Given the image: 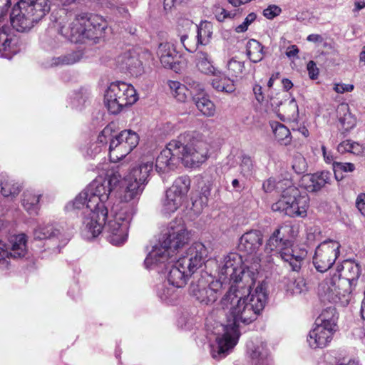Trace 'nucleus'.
I'll use <instances>...</instances> for the list:
<instances>
[{
    "mask_svg": "<svg viewBox=\"0 0 365 365\" xmlns=\"http://www.w3.org/2000/svg\"><path fill=\"white\" fill-rule=\"evenodd\" d=\"M267 302V294L262 285L256 287L253 293L250 289L230 286L222 296L220 306L230 310L232 318L227 324H217L214 328L216 335L215 343L211 345V354L214 359L225 358L237 344L240 332V323L250 324L264 309Z\"/></svg>",
    "mask_w": 365,
    "mask_h": 365,
    "instance_id": "obj_1",
    "label": "nucleus"
},
{
    "mask_svg": "<svg viewBox=\"0 0 365 365\" xmlns=\"http://www.w3.org/2000/svg\"><path fill=\"white\" fill-rule=\"evenodd\" d=\"M112 190L106 179L96 178L75 199L66 205V209H84V218L81 233L84 237L91 239L101 232L108 210L114 207L110 196Z\"/></svg>",
    "mask_w": 365,
    "mask_h": 365,
    "instance_id": "obj_2",
    "label": "nucleus"
},
{
    "mask_svg": "<svg viewBox=\"0 0 365 365\" xmlns=\"http://www.w3.org/2000/svg\"><path fill=\"white\" fill-rule=\"evenodd\" d=\"M182 136L171 140L156 159L155 168L158 173H165L175 168L180 163L187 168H196L208 158V145L202 139V135L194 133L184 143Z\"/></svg>",
    "mask_w": 365,
    "mask_h": 365,
    "instance_id": "obj_3",
    "label": "nucleus"
},
{
    "mask_svg": "<svg viewBox=\"0 0 365 365\" xmlns=\"http://www.w3.org/2000/svg\"><path fill=\"white\" fill-rule=\"evenodd\" d=\"M190 239V232L181 220L171 221L162 232L158 243L147 255L144 261L145 268L152 269L168 261L173 262L177 253Z\"/></svg>",
    "mask_w": 365,
    "mask_h": 365,
    "instance_id": "obj_4",
    "label": "nucleus"
},
{
    "mask_svg": "<svg viewBox=\"0 0 365 365\" xmlns=\"http://www.w3.org/2000/svg\"><path fill=\"white\" fill-rule=\"evenodd\" d=\"M252 265L243 262L240 255L230 252L217 261L218 280L227 284L236 285L237 288L245 287L247 291L255 284L260 267L259 259L253 257Z\"/></svg>",
    "mask_w": 365,
    "mask_h": 365,
    "instance_id": "obj_5",
    "label": "nucleus"
},
{
    "mask_svg": "<svg viewBox=\"0 0 365 365\" xmlns=\"http://www.w3.org/2000/svg\"><path fill=\"white\" fill-rule=\"evenodd\" d=\"M360 273V267L357 263L351 260L344 261L337 265L336 272L331 278L326 279L319 284V295L334 303L341 300V296L349 298Z\"/></svg>",
    "mask_w": 365,
    "mask_h": 365,
    "instance_id": "obj_6",
    "label": "nucleus"
},
{
    "mask_svg": "<svg viewBox=\"0 0 365 365\" xmlns=\"http://www.w3.org/2000/svg\"><path fill=\"white\" fill-rule=\"evenodd\" d=\"M106 28L107 22L102 16L83 14L76 16L68 24L60 22L58 31L69 41L79 43L86 39L95 41L102 38Z\"/></svg>",
    "mask_w": 365,
    "mask_h": 365,
    "instance_id": "obj_7",
    "label": "nucleus"
},
{
    "mask_svg": "<svg viewBox=\"0 0 365 365\" xmlns=\"http://www.w3.org/2000/svg\"><path fill=\"white\" fill-rule=\"evenodd\" d=\"M48 0H21L12 9L11 23L19 32L30 31L49 11Z\"/></svg>",
    "mask_w": 365,
    "mask_h": 365,
    "instance_id": "obj_8",
    "label": "nucleus"
},
{
    "mask_svg": "<svg viewBox=\"0 0 365 365\" xmlns=\"http://www.w3.org/2000/svg\"><path fill=\"white\" fill-rule=\"evenodd\" d=\"M285 183L287 187L283 190L280 198L272 205V210L290 217H305L309 207V195L292 185L290 180Z\"/></svg>",
    "mask_w": 365,
    "mask_h": 365,
    "instance_id": "obj_9",
    "label": "nucleus"
},
{
    "mask_svg": "<svg viewBox=\"0 0 365 365\" xmlns=\"http://www.w3.org/2000/svg\"><path fill=\"white\" fill-rule=\"evenodd\" d=\"M133 215V208L127 205H116L108 210V217L102 230L109 234L108 240L111 244L120 245L125 242Z\"/></svg>",
    "mask_w": 365,
    "mask_h": 365,
    "instance_id": "obj_10",
    "label": "nucleus"
},
{
    "mask_svg": "<svg viewBox=\"0 0 365 365\" xmlns=\"http://www.w3.org/2000/svg\"><path fill=\"white\" fill-rule=\"evenodd\" d=\"M289 228L288 225H282L274 231L270 236L265 250L267 252H274V255L280 257L284 262H288L293 271L297 272L301 268L302 262L307 256V251L302 250L299 254L290 247V242L284 239V235L282 231H286Z\"/></svg>",
    "mask_w": 365,
    "mask_h": 365,
    "instance_id": "obj_11",
    "label": "nucleus"
},
{
    "mask_svg": "<svg viewBox=\"0 0 365 365\" xmlns=\"http://www.w3.org/2000/svg\"><path fill=\"white\" fill-rule=\"evenodd\" d=\"M138 101L134 87L122 81L113 82L104 95V103L112 114L119 113L124 107L133 105Z\"/></svg>",
    "mask_w": 365,
    "mask_h": 365,
    "instance_id": "obj_12",
    "label": "nucleus"
},
{
    "mask_svg": "<svg viewBox=\"0 0 365 365\" xmlns=\"http://www.w3.org/2000/svg\"><path fill=\"white\" fill-rule=\"evenodd\" d=\"M153 169V160H143L124 177L125 190L123 197L125 201H130L140 195Z\"/></svg>",
    "mask_w": 365,
    "mask_h": 365,
    "instance_id": "obj_13",
    "label": "nucleus"
},
{
    "mask_svg": "<svg viewBox=\"0 0 365 365\" xmlns=\"http://www.w3.org/2000/svg\"><path fill=\"white\" fill-rule=\"evenodd\" d=\"M153 169V160H143L124 177L125 190L123 197L125 201H130L140 195Z\"/></svg>",
    "mask_w": 365,
    "mask_h": 365,
    "instance_id": "obj_14",
    "label": "nucleus"
},
{
    "mask_svg": "<svg viewBox=\"0 0 365 365\" xmlns=\"http://www.w3.org/2000/svg\"><path fill=\"white\" fill-rule=\"evenodd\" d=\"M226 289L225 283L220 280L212 279L209 282L202 277L192 282L190 286V294L202 305L212 306Z\"/></svg>",
    "mask_w": 365,
    "mask_h": 365,
    "instance_id": "obj_15",
    "label": "nucleus"
},
{
    "mask_svg": "<svg viewBox=\"0 0 365 365\" xmlns=\"http://www.w3.org/2000/svg\"><path fill=\"white\" fill-rule=\"evenodd\" d=\"M139 143L138 135L131 130H124L115 136L109 146V155L113 161L119 160L129 154Z\"/></svg>",
    "mask_w": 365,
    "mask_h": 365,
    "instance_id": "obj_16",
    "label": "nucleus"
},
{
    "mask_svg": "<svg viewBox=\"0 0 365 365\" xmlns=\"http://www.w3.org/2000/svg\"><path fill=\"white\" fill-rule=\"evenodd\" d=\"M341 245L334 240H325L317 246L313 257V264L317 271L324 272L336 262Z\"/></svg>",
    "mask_w": 365,
    "mask_h": 365,
    "instance_id": "obj_17",
    "label": "nucleus"
},
{
    "mask_svg": "<svg viewBox=\"0 0 365 365\" xmlns=\"http://www.w3.org/2000/svg\"><path fill=\"white\" fill-rule=\"evenodd\" d=\"M207 257V247L201 242H194L178 259V266L183 267L188 273L192 274L205 264Z\"/></svg>",
    "mask_w": 365,
    "mask_h": 365,
    "instance_id": "obj_18",
    "label": "nucleus"
},
{
    "mask_svg": "<svg viewBox=\"0 0 365 365\" xmlns=\"http://www.w3.org/2000/svg\"><path fill=\"white\" fill-rule=\"evenodd\" d=\"M263 242L262 234L259 230H250L243 234L240 238L239 250L246 254L247 257L245 259L247 263L251 265L254 262L253 257H258L259 262L261 258L257 255Z\"/></svg>",
    "mask_w": 365,
    "mask_h": 365,
    "instance_id": "obj_19",
    "label": "nucleus"
},
{
    "mask_svg": "<svg viewBox=\"0 0 365 365\" xmlns=\"http://www.w3.org/2000/svg\"><path fill=\"white\" fill-rule=\"evenodd\" d=\"M335 329L315 324L307 336L309 346L312 349H322L331 341Z\"/></svg>",
    "mask_w": 365,
    "mask_h": 365,
    "instance_id": "obj_20",
    "label": "nucleus"
},
{
    "mask_svg": "<svg viewBox=\"0 0 365 365\" xmlns=\"http://www.w3.org/2000/svg\"><path fill=\"white\" fill-rule=\"evenodd\" d=\"M195 28L193 22L188 19H180L178 21L175 32L179 38L181 45L189 52H194L197 49V44L189 39V34Z\"/></svg>",
    "mask_w": 365,
    "mask_h": 365,
    "instance_id": "obj_21",
    "label": "nucleus"
},
{
    "mask_svg": "<svg viewBox=\"0 0 365 365\" xmlns=\"http://www.w3.org/2000/svg\"><path fill=\"white\" fill-rule=\"evenodd\" d=\"M172 263L173 264L171 265L168 274V281L169 282L170 284L174 287H183L186 284L188 278L192 274L188 273L186 269H183V267L178 266V260L177 258L173 262L168 261L165 263H162V264ZM160 266L161 264L157 267Z\"/></svg>",
    "mask_w": 365,
    "mask_h": 365,
    "instance_id": "obj_22",
    "label": "nucleus"
},
{
    "mask_svg": "<svg viewBox=\"0 0 365 365\" xmlns=\"http://www.w3.org/2000/svg\"><path fill=\"white\" fill-rule=\"evenodd\" d=\"M117 62L122 69L128 71L133 76H138L143 72L142 62L135 51H128L119 56Z\"/></svg>",
    "mask_w": 365,
    "mask_h": 365,
    "instance_id": "obj_23",
    "label": "nucleus"
},
{
    "mask_svg": "<svg viewBox=\"0 0 365 365\" xmlns=\"http://www.w3.org/2000/svg\"><path fill=\"white\" fill-rule=\"evenodd\" d=\"M197 70L206 76L219 75L220 69L215 66L211 56L205 51H199L195 54Z\"/></svg>",
    "mask_w": 365,
    "mask_h": 365,
    "instance_id": "obj_24",
    "label": "nucleus"
},
{
    "mask_svg": "<svg viewBox=\"0 0 365 365\" xmlns=\"http://www.w3.org/2000/svg\"><path fill=\"white\" fill-rule=\"evenodd\" d=\"M248 354L252 365H272L269 351L264 343L248 345Z\"/></svg>",
    "mask_w": 365,
    "mask_h": 365,
    "instance_id": "obj_25",
    "label": "nucleus"
},
{
    "mask_svg": "<svg viewBox=\"0 0 365 365\" xmlns=\"http://www.w3.org/2000/svg\"><path fill=\"white\" fill-rule=\"evenodd\" d=\"M9 259L24 257L27 252V236L19 234L11 236L9 240Z\"/></svg>",
    "mask_w": 365,
    "mask_h": 365,
    "instance_id": "obj_26",
    "label": "nucleus"
},
{
    "mask_svg": "<svg viewBox=\"0 0 365 365\" xmlns=\"http://www.w3.org/2000/svg\"><path fill=\"white\" fill-rule=\"evenodd\" d=\"M336 116L343 133L349 132L356 125V117L351 113L347 103H341L336 108Z\"/></svg>",
    "mask_w": 365,
    "mask_h": 365,
    "instance_id": "obj_27",
    "label": "nucleus"
},
{
    "mask_svg": "<svg viewBox=\"0 0 365 365\" xmlns=\"http://www.w3.org/2000/svg\"><path fill=\"white\" fill-rule=\"evenodd\" d=\"M8 29H0V54L1 56L11 58L17 52L15 48L16 38L8 32Z\"/></svg>",
    "mask_w": 365,
    "mask_h": 365,
    "instance_id": "obj_28",
    "label": "nucleus"
},
{
    "mask_svg": "<svg viewBox=\"0 0 365 365\" xmlns=\"http://www.w3.org/2000/svg\"><path fill=\"white\" fill-rule=\"evenodd\" d=\"M157 53L162 65L165 68H172L178 56L174 46L168 42L160 43Z\"/></svg>",
    "mask_w": 365,
    "mask_h": 365,
    "instance_id": "obj_29",
    "label": "nucleus"
},
{
    "mask_svg": "<svg viewBox=\"0 0 365 365\" xmlns=\"http://www.w3.org/2000/svg\"><path fill=\"white\" fill-rule=\"evenodd\" d=\"M192 101L198 110L202 115L207 117H212L215 115L216 113L215 105L205 93L200 96L194 95L192 96Z\"/></svg>",
    "mask_w": 365,
    "mask_h": 365,
    "instance_id": "obj_30",
    "label": "nucleus"
},
{
    "mask_svg": "<svg viewBox=\"0 0 365 365\" xmlns=\"http://www.w3.org/2000/svg\"><path fill=\"white\" fill-rule=\"evenodd\" d=\"M211 84L217 91L232 93L235 91V79L230 76H226L220 70L219 75H212Z\"/></svg>",
    "mask_w": 365,
    "mask_h": 365,
    "instance_id": "obj_31",
    "label": "nucleus"
},
{
    "mask_svg": "<svg viewBox=\"0 0 365 365\" xmlns=\"http://www.w3.org/2000/svg\"><path fill=\"white\" fill-rule=\"evenodd\" d=\"M61 230L55 227L53 224L38 225L33 231L34 240H43L61 235Z\"/></svg>",
    "mask_w": 365,
    "mask_h": 365,
    "instance_id": "obj_32",
    "label": "nucleus"
},
{
    "mask_svg": "<svg viewBox=\"0 0 365 365\" xmlns=\"http://www.w3.org/2000/svg\"><path fill=\"white\" fill-rule=\"evenodd\" d=\"M197 28V41H194V43L197 44V47L199 45L206 46L208 45L212 38L213 34V26L212 23L209 21H202L199 26H196Z\"/></svg>",
    "mask_w": 365,
    "mask_h": 365,
    "instance_id": "obj_33",
    "label": "nucleus"
},
{
    "mask_svg": "<svg viewBox=\"0 0 365 365\" xmlns=\"http://www.w3.org/2000/svg\"><path fill=\"white\" fill-rule=\"evenodd\" d=\"M1 192L6 197H15L21 190V185L5 175L1 178Z\"/></svg>",
    "mask_w": 365,
    "mask_h": 365,
    "instance_id": "obj_34",
    "label": "nucleus"
},
{
    "mask_svg": "<svg viewBox=\"0 0 365 365\" xmlns=\"http://www.w3.org/2000/svg\"><path fill=\"white\" fill-rule=\"evenodd\" d=\"M182 200L180 197L170 194L166 191L165 197L163 201L161 212L165 216H169L174 213L181 205Z\"/></svg>",
    "mask_w": 365,
    "mask_h": 365,
    "instance_id": "obj_35",
    "label": "nucleus"
},
{
    "mask_svg": "<svg viewBox=\"0 0 365 365\" xmlns=\"http://www.w3.org/2000/svg\"><path fill=\"white\" fill-rule=\"evenodd\" d=\"M337 318L336 309L334 307H328L323 310L321 314L317 318L315 324L335 329Z\"/></svg>",
    "mask_w": 365,
    "mask_h": 365,
    "instance_id": "obj_36",
    "label": "nucleus"
},
{
    "mask_svg": "<svg viewBox=\"0 0 365 365\" xmlns=\"http://www.w3.org/2000/svg\"><path fill=\"white\" fill-rule=\"evenodd\" d=\"M247 55L253 63L261 61L264 57L263 46L255 39H250L247 43Z\"/></svg>",
    "mask_w": 365,
    "mask_h": 365,
    "instance_id": "obj_37",
    "label": "nucleus"
},
{
    "mask_svg": "<svg viewBox=\"0 0 365 365\" xmlns=\"http://www.w3.org/2000/svg\"><path fill=\"white\" fill-rule=\"evenodd\" d=\"M190 185V179L187 176H182L177 178L173 185L168 190L170 194H174L180 197L182 200L183 197L189 190Z\"/></svg>",
    "mask_w": 365,
    "mask_h": 365,
    "instance_id": "obj_38",
    "label": "nucleus"
},
{
    "mask_svg": "<svg viewBox=\"0 0 365 365\" xmlns=\"http://www.w3.org/2000/svg\"><path fill=\"white\" fill-rule=\"evenodd\" d=\"M272 128L276 140L281 145H287L291 143V133L285 125L279 123H275L272 124Z\"/></svg>",
    "mask_w": 365,
    "mask_h": 365,
    "instance_id": "obj_39",
    "label": "nucleus"
},
{
    "mask_svg": "<svg viewBox=\"0 0 365 365\" xmlns=\"http://www.w3.org/2000/svg\"><path fill=\"white\" fill-rule=\"evenodd\" d=\"M39 197L40 195H35L30 191L24 192L22 205L29 214H37Z\"/></svg>",
    "mask_w": 365,
    "mask_h": 365,
    "instance_id": "obj_40",
    "label": "nucleus"
},
{
    "mask_svg": "<svg viewBox=\"0 0 365 365\" xmlns=\"http://www.w3.org/2000/svg\"><path fill=\"white\" fill-rule=\"evenodd\" d=\"M168 85L172 95L180 102H185L188 96V89L186 86L177 81H168Z\"/></svg>",
    "mask_w": 365,
    "mask_h": 365,
    "instance_id": "obj_41",
    "label": "nucleus"
},
{
    "mask_svg": "<svg viewBox=\"0 0 365 365\" xmlns=\"http://www.w3.org/2000/svg\"><path fill=\"white\" fill-rule=\"evenodd\" d=\"M228 76L232 78H242L245 74V63L232 58L227 63Z\"/></svg>",
    "mask_w": 365,
    "mask_h": 365,
    "instance_id": "obj_42",
    "label": "nucleus"
},
{
    "mask_svg": "<svg viewBox=\"0 0 365 365\" xmlns=\"http://www.w3.org/2000/svg\"><path fill=\"white\" fill-rule=\"evenodd\" d=\"M337 150L341 153H350L356 155H361L364 153V147L350 140H346L339 144Z\"/></svg>",
    "mask_w": 365,
    "mask_h": 365,
    "instance_id": "obj_43",
    "label": "nucleus"
},
{
    "mask_svg": "<svg viewBox=\"0 0 365 365\" xmlns=\"http://www.w3.org/2000/svg\"><path fill=\"white\" fill-rule=\"evenodd\" d=\"M82 58L80 52H72L67 55L55 57L51 60V66H67L78 62Z\"/></svg>",
    "mask_w": 365,
    "mask_h": 365,
    "instance_id": "obj_44",
    "label": "nucleus"
},
{
    "mask_svg": "<svg viewBox=\"0 0 365 365\" xmlns=\"http://www.w3.org/2000/svg\"><path fill=\"white\" fill-rule=\"evenodd\" d=\"M121 170L122 168L120 167H117L116 169L112 170L110 173L108 174V178L106 180L111 190L117 187L118 185H122L123 192H125V183L124 182V178H122Z\"/></svg>",
    "mask_w": 365,
    "mask_h": 365,
    "instance_id": "obj_45",
    "label": "nucleus"
},
{
    "mask_svg": "<svg viewBox=\"0 0 365 365\" xmlns=\"http://www.w3.org/2000/svg\"><path fill=\"white\" fill-rule=\"evenodd\" d=\"M284 115L290 120H296L298 117V105L294 98L289 100L283 104L282 108Z\"/></svg>",
    "mask_w": 365,
    "mask_h": 365,
    "instance_id": "obj_46",
    "label": "nucleus"
},
{
    "mask_svg": "<svg viewBox=\"0 0 365 365\" xmlns=\"http://www.w3.org/2000/svg\"><path fill=\"white\" fill-rule=\"evenodd\" d=\"M288 180H280L279 181H276L274 178H269L266 180L262 184V188L266 192H271L274 190H277L279 191H282L287 187L286 181Z\"/></svg>",
    "mask_w": 365,
    "mask_h": 365,
    "instance_id": "obj_47",
    "label": "nucleus"
},
{
    "mask_svg": "<svg viewBox=\"0 0 365 365\" xmlns=\"http://www.w3.org/2000/svg\"><path fill=\"white\" fill-rule=\"evenodd\" d=\"M314 178H315L314 173L303 175L300 180V185L308 192H314L319 191V186H318L317 180Z\"/></svg>",
    "mask_w": 365,
    "mask_h": 365,
    "instance_id": "obj_48",
    "label": "nucleus"
},
{
    "mask_svg": "<svg viewBox=\"0 0 365 365\" xmlns=\"http://www.w3.org/2000/svg\"><path fill=\"white\" fill-rule=\"evenodd\" d=\"M292 168L297 174H302L307 171V163L305 158L301 154L294 155L292 162Z\"/></svg>",
    "mask_w": 365,
    "mask_h": 365,
    "instance_id": "obj_49",
    "label": "nucleus"
},
{
    "mask_svg": "<svg viewBox=\"0 0 365 365\" xmlns=\"http://www.w3.org/2000/svg\"><path fill=\"white\" fill-rule=\"evenodd\" d=\"M253 161L249 156L244 155L242 158L240 169V173L244 176H250L253 173Z\"/></svg>",
    "mask_w": 365,
    "mask_h": 365,
    "instance_id": "obj_50",
    "label": "nucleus"
},
{
    "mask_svg": "<svg viewBox=\"0 0 365 365\" xmlns=\"http://www.w3.org/2000/svg\"><path fill=\"white\" fill-rule=\"evenodd\" d=\"M314 175L320 190L325 187L326 185L330 184L331 182V173L329 171L317 172L314 173Z\"/></svg>",
    "mask_w": 365,
    "mask_h": 365,
    "instance_id": "obj_51",
    "label": "nucleus"
},
{
    "mask_svg": "<svg viewBox=\"0 0 365 365\" xmlns=\"http://www.w3.org/2000/svg\"><path fill=\"white\" fill-rule=\"evenodd\" d=\"M185 83L187 86L190 88L191 93L194 95H199L205 93V89L203 85L198 81L192 79V78H187L185 80Z\"/></svg>",
    "mask_w": 365,
    "mask_h": 365,
    "instance_id": "obj_52",
    "label": "nucleus"
},
{
    "mask_svg": "<svg viewBox=\"0 0 365 365\" xmlns=\"http://www.w3.org/2000/svg\"><path fill=\"white\" fill-rule=\"evenodd\" d=\"M9 249L7 245L0 240V268H6L9 264Z\"/></svg>",
    "mask_w": 365,
    "mask_h": 365,
    "instance_id": "obj_53",
    "label": "nucleus"
},
{
    "mask_svg": "<svg viewBox=\"0 0 365 365\" xmlns=\"http://www.w3.org/2000/svg\"><path fill=\"white\" fill-rule=\"evenodd\" d=\"M333 169L334 173L339 170L344 172H353L355 170V165L351 163L334 162Z\"/></svg>",
    "mask_w": 365,
    "mask_h": 365,
    "instance_id": "obj_54",
    "label": "nucleus"
},
{
    "mask_svg": "<svg viewBox=\"0 0 365 365\" xmlns=\"http://www.w3.org/2000/svg\"><path fill=\"white\" fill-rule=\"evenodd\" d=\"M257 15L255 13H250L245 18L242 24L237 26L235 31L237 33L245 32L247 30L249 25L256 19Z\"/></svg>",
    "mask_w": 365,
    "mask_h": 365,
    "instance_id": "obj_55",
    "label": "nucleus"
},
{
    "mask_svg": "<svg viewBox=\"0 0 365 365\" xmlns=\"http://www.w3.org/2000/svg\"><path fill=\"white\" fill-rule=\"evenodd\" d=\"M281 11V9L277 6L273 5L269 6L268 8L264 10L263 14L265 17H267L269 19H272L276 16H277L279 12Z\"/></svg>",
    "mask_w": 365,
    "mask_h": 365,
    "instance_id": "obj_56",
    "label": "nucleus"
},
{
    "mask_svg": "<svg viewBox=\"0 0 365 365\" xmlns=\"http://www.w3.org/2000/svg\"><path fill=\"white\" fill-rule=\"evenodd\" d=\"M307 68L308 71L309 76L311 79H317L319 76V68L313 61L308 62Z\"/></svg>",
    "mask_w": 365,
    "mask_h": 365,
    "instance_id": "obj_57",
    "label": "nucleus"
},
{
    "mask_svg": "<svg viewBox=\"0 0 365 365\" xmlns=\"http://www.w3.org/2000/svg\"><path fill=\"white\" fill-rule=\"evenodd\" d=\"M354 88L352 84L335 83L334 86V90L338 93L351 92L354 90Z\"/></svg>",
    "mask_w": 365,
    "mask_h": 365,
    "instance_id": "obj_58",
    "label": "nucleus"
},
{
    "mask_svg": "<svg viewBox=\"0 0 365 365\" xmlns=\"http://www.w3.org/2000/svg\"><path fill=\"white\" fill-rule=\"evenodd\" d=\"M207 198L206 197H200L199 200H195L192 202V209L196 213H200L203 207L207 205Z\"/></svg>",
    "mask_w": 365,
    "mask_h": 365,
    "instance_id": "obj_59",
    "label": "nucleus"
},
{
    "mask_svg": "<svg viewBox=\"0 0 365 365\" xmlns=\"http://www.w3.org/2000/svg\"><path fill=\"white\" fill-rule=\"evenodd\" d=\"M356 205L361 214H365V193L358 195L356 200Z\"/></svg>",
    "mask_w": 365,
    "mask_h": 365,
    "instance_id": "obj_60",
    "label": "nucleus"
},
{
    "mask_svg": "<svg viewBox=\"0 0 365 365\" xmlns=\"http://www.w3.org/2000/svg\"><path fill=\"white\" fill-rule=\"evenodd\" d=\"M253 92H254L256 100L259 103H262L264 98L263 93H262V86L258 84L255 85L253 87Z\"/></svg>",
    "mask_w": 365,
    "mask_h": 365,
    "instance_id": "obj_61",
    "label": "nucleus"
},
{
    "mask_svg": "<svg viewBox=\"0 0 365 365\" xmlns=\"http://www.w3.org/2000/svg\"><path fill=\"white\" fill-rule=\"evenodd\" d=\"M322 151L324 161L327 163H331L333 165V163L335 161L334 160L332 153L331 151H328L324 145H322Z\"/></svg>",
    "mask_w": 365,
    "mask_h": 365,
    "instance_id": "obj_62",
    "label": "nucleus"
},
{
    "mask_svg": "<svg viewBox=\"0 0 365 365\" xmlns=\"http://www.w3.org/2000/svg\"><path fill=\"white\" fill-rule=\"evenodd\" d=\"M215 16L219 21H223L227 17L230 16V14L225 9L217 8L215 10Z\"/></svg>",
    "mask_w": 365,
    "mask_h": 365,
    "instance_id": "obj_63",
    "label": "nucleus"
},
{
    "mask_svg": "<svg viewBox=\"0 0 365 365\" xmlns=\"http://www.w3.org/2000/svg\"><path fill=\"white\" fill-rule=\"evenodd\" d=\"M173 291H170V289L167 288V289H163L161 290H159L158 291V296L160 297V299L162 300H168L172 294H173Z\"/></svg>",
    "mask_w": 365,
    "mask_h": 365,
    "instance_id": "obj_64",
    "label": "nucleus"
}]
</instances>
